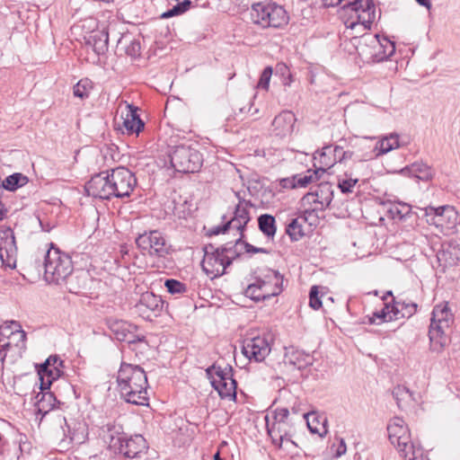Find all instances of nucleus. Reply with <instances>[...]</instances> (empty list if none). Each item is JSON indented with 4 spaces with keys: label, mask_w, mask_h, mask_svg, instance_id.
Segmentation results:
<instances>
[{
    "label": "nucleus",
    "mask_w": 460,
    "mask_h": 460,
    "mask_svg": "<svg viewBox=\"0 0 460 460\" xmlns=\"http://www.w3.org/2000/svg\"><path fill=\"white\" fill-rule=\"evenodd\" d=\"M234 253L231 247L216 248L212 244L206 245L201 261L202 270L211 279L222 276L226 269L231 265Z\"/></svg>",
    "instance_id": "nucleus-7"
},
{
    "label": "nucleus",
    "mask_w": 460,
    "mask_h": 460,
    "mask_svg": "<svg viewBox=\"0 0 460 460\" xmlns=\"http://www.w3.org/2000/svg\"><path fill=\"white\" fill-rule=\"evenodd\" d=\"M387 432L390 442L405 460H414L420 454V447L412 442L410 429L402 418L391 419L387 425Z\"/></svg>",
    "instance_id": "nucleus-4"
},
{
    "label": "nucleus",
    "mask_w": 460,
    "mask_h": 460,
    "mask_svg": "<svg viewBox=\"0 0 460 460\" xmlns=\"http://www.w3.org/2000/svg\"><path fill=\"white\" fill-rule=\"evenodd\" d=\"M342 156H343L342 163H346L349 160H354V159H358L359 161H365L364 159H362L364 155H356L355 152L350 151V150H344V152H342Z\"/></svg>",
    "instance_id": "nucleus-54"
},
{
    "label": "nucleus",
    "mask_w": 460,
    "mask_h": 460,
    "mask_svg": "<svg viewBox=\"0 0 460 460\" xmlns=\"http://www.w3.org/2000/svg\"><path fill=\"white\" fill-rule=\"evenodd\" d=\"M93 89V82L88 78L81 79L73 88V93L75 97L85 99L89 96Z\"/></svg>",
    "instance_id": "nucleus-38"
},
{
    "label": "nucleus",
    "mask_w": 460,
    "mask_h": 460,
    "mask_svg": "<svg viewBox=\"0 0 460 460\" xmlns=\"http://www.w3.org/2000/svg\"><path fill=\"white\" fill-rule=\"evenodd\" d=\"M230 229H233V227L232 226H226V224L224 225L223 226H216V227H213L210 230V234L211 235H217V234H219L221 233H225V232H226L227 230H230Z\"/></svg>",
    "instance_id": "nucleus-57"
},
{
    "label": "nucleus",
    "mask_w": 460,
    "mask_h": 460,
    "mask_svg": "<svg viewBox=\"0 0 460 460\" xmlns=\"http://www.w3.org/2000/svg\"><path fill=\"white\" fill-rule=\"evenodd\" d=\"M137 185L134 173L124 166L102 172L85 184L88 196L102 199L129 197Z\"/></svg>",
    "instance_id": "nucleus-1"
},
{
    "label": "nucleus",
    "mask_w": 460,
    "mask_h": 460,
    "mask_svg": "<svg viewBox=\"0 0 460 460\" xmlns=\"http://www.w3.org/2000/svg\"><path fill=\"white\" fill-rule=\"evenodd\" d=\"M287 424L273 422L271 425L267 423L268 433L272 439V442L279 446L282 447L283 442H292L290 438L288 437V432L287 430Z\"/></svg>",
    "instance_id": "nucleus-29"
},
{
    "label": "nucleus",
    "mask_w": 460,
    "mask_h": 460,
    "mask_svg": "<svg viewBox=\"0 0 460 460\" xmlns=\"http://www.w3.org/2000/svg\"><path fill=\"white\" fill-rule=\"evenodd\" d=\"M140 43L137 40H131L125 49L126 54L132 58L138 57L140 55Z\"/></svg>",
    "instance_id": "nucleus-52"
},
{
    "label": "nucleus",
    "mask_w": 460,
    "mask_h": 460,
    "mask_svg": "<svg viewBox=\"0 0 460 460\" xmlns=\"http://www.w3.org/2000/svg\"><path fill=\"white\" fill-rule=\"evenodd\" d=\"M249 221L250 216L247 209V204L239 202L235 208L234 217L226 223V226H232L233 229L241 234Z\"/></svg>",
    "instance_id": "nucleus-28"
},
{
    "label": "nucleus",
    "mask_w": 460,
    "mask_h": 460,
    "mask_svg": "<svg viewBox=\"0 0 460 460\" xmlns=\"http://www.w3.org/2000/svg\"><path fill=\"white\" fill-rule=\"evenodd\" d=\"M286 232L292 241H298L304 235L303 226L297 218L291 220L287 226Z\"/></svg>",
    "instance_id": "nucleus-40"
},
{
    "label": "nucleus",
    "mask_w": 460,
    "mask_h": 460,
    "mask_svg": "<svg viewBox=\"0 0 460 460\" xmlns=\"http://www.w3.org/2000/svg\"><path fill=\"white\" fill-rule=\"evenodd\" d=\"M280 183L283 188H297L296 181L295 180V175L291 178H286L281 180Z\"/></svg>",
    "instance_id": "nucleus-56"
},
{
    "label": "nucleus",
    "mask_w": 460,
    "mask_h": 460,
    "mask_svg": "<svg viewBox=\"0 0 460 460\" xmlns=\"http://www.w3.org/2000/svg\"><path fill=\"white\" fill-rule=\"evenodd\" d=\"M437 258L444 267L456 265L460 259V250L450 246L443 248L438 252Z\"/></svg>",
    "instance_id": "nucleus-32"
},
{
    "label": "nucleus",
    "mask_w": 460,
    "mask_h": 460,
    "mask_svg": "<svg viewBox=\"0 0 460 460\" xmlns=\"http://www.w3.org/2000/svg\"><path fill=\"white\" fill-rule=\"evenodd\" d=\"M392 296V291H387V292H386V294H385V296H384L382 297V299H383V300H385V298H386V296Z\"/></svg>",
    "instance_id": "nucleus-62"
},
{
    "label": "nucleus",
    "mask_w": 460,
    "mask_h": 460,
    "mask_svg": "<svg viewBox=\"0 0 460 460\" xmlns=\"http://www.w3.org/2000/svg\"><path fill=\"white\" fill-rule=\"evenodd\" d=\"M271 342L272 338L267 333L246 337L243 341L242 353L250 361L262 362L271 351Z\"/></svg>",
    "instance_id": "nucleus-13"
},
{
    "label": "nucleus",
    "mask_w": 460,
    "mask_h": 460,
    "mask_svg": "<svg viewBox=\"0 0 460 460\" xmlns=\"http://www.w3.org/2000/svg\"><path fill=\"white\" fill-rule=\"evenodd\" d=\"M402 172L404 174L408 173L410 176L424 181H430L435 175V171L432 167L422 162L413 163L402 169Z\"/></svg>",
    "instance_id": "nucleus-26"
},
{
    "label": "nucleus",
    "mask_w": 460,
    "mask_h": 460,
    "mask_svg": "<svg viewBox=\"0 0 460 460\" xmlns=\"http://www.w3.org/2000/svg\"><path fill=\"white\" fill-rule=\"evenodd\" d=\"M88 280V273L84 271H76L71 275L64 282L69 292L77 294L86 288Z\"/></svg>",
    "instance_id": "nucleus-30"
},
{
    "label": "nucleus",
    "mask_w": 460,
    "mask_h": 460,
    "mask_svg": "<svg viewBox=\"0 0 460 460\" xmlns=\"http://www.w3.org/2000/svg\"><path fill=\"white\" fill-rule=\"evenodd\" d=\"M0 361H4L6 351L13 343L19 352L25 349L26 332L17 322H11L0 326Z\"/></svg>",
    "instance_id": "nucleus-11"
},
{
    "label": "nucleus",
    "mask_w": 460,
    "mask_h": 460,
    "mask_svg": "<svg viewBox=\"0 0 460 460\" xmlns=\"http://www.w3.org/2000/svg\"><path fill=\"white\" fill-rule=\"evenodd\" d=\"M120 119L123 126V133L128 135L137 134L144 128V122L137 114V108L125 102L124 110H121Z\"/></svg>",
    "instance_id": "nucleus-20"
},
{
    "label": "nucleus",
    "mask_w": 460,
    "mask_h": 460,
    "mask_svg": "<svg viewBox=\"0 0 460 460\" xmlns=\"http://www.w3.org/2000/svg\"><path fill=\"white\" fill-rule=\"evenodd\" d=\"M426 221L435 226L443 233L452 231L457 226L459 219L456 210L451 206L425 208Z\"/></svg>",
    "instance_id": "nucleus-12"
},
{
    "label": "nucleus",
    "mask_w": 460,
    "mask_h": 460,
    "mask_svg": "<svg viewBox=\"0 0 460 460\" xmlns=\"http://www.w3.org/2000/svg\"><path fill=\"white\" fill-rule=\"evenodd\" d=\"M44 268L46 281L57 285L64 283L74 270L71 258L53 244L46 253Z\"/></svg>",
    "instance_id": "nucleus-5"
},
{
    "label": "nucleus",
    "mask_w": 460,
    "mask_h": 460,
    "mask_svg": "<svg viewBox=\"0 0 460 460\" xmlns=\"http://www.w3.org/2000/svg\"><path fill=\"white\" fill-rule=\"evenodd\" d=\"M302 201L303 203L305 205H314L315 206H318L317 205V202H316V199L314 198V191H311V192H308L306 193L303 199H302Z\"/></svg>",
    "instance_id": "nucleus-55"
},
{
    "label": "nucleus",
    "mask_w": 460,
    "mask_h": 460,
    "mask_svg": "<svg viewBox=\"0 0 460 460\" xmlns=\"http://www.w3.org/2000/svg\"><path fill=\"white\" fill-rule=\"evenodd\" d=\"M136 244L144 256L164 259L172 249L165 236L158 230L145 231L136 238Z\"/></svg>",
    "instance_id": "nucleus-8"
},
{
    "label": "nucleus",
    "mask_w": 460,
    "mask_h": 460,
    "mask_svg": "<svg viewBox=\"0 0 460 460\" xmlns=\"http://www.w3.org/2000/svg\"><path fill=\"white\" fill-rule=\"evenodd\" d=\"M394 312L393 304L385 303L381 310L374 312L372 315L368 317V323L371 324H379L381 323L396 321V319L393 317Z\"/></svg>",
    "instance_id": "nucleus-33"
},
{
    "label": "nucleus",
    "mask_w": 460,
    "mask_h": 460,
    "mask_svg": "<svg viewBox=\"0 0 460 460\" xmlns=\"http://www.w3.org/2000/svg\"><path fill=\"white\" fill-rule=\"evenodd\" d=\"M214 460H223V459L219 456V453H217V454L214 456Z\"/></svg>",
    "instance_id": "nucleus-61"
},
{
    "label": "nucleus",
    "mask_w": 460,
    "mask_h": 460,
    "mask_svg": "<svg viewBox=\"0 0 460 460\" xmlns=\"http://www.w3.org/2000/svg\"><path fill=\"white\" fill-rule=\"evenodd\" d=\"M309 305L314 310H318L322 306V300L319 296V288L313 286L309 293Z\"/></svg>",
    "instance_id": "nucleus-49"
},
{
    "label": "nucleus",
    "mask_w": 460,
    "mask_h": 460,
    "mask_svg": "<svg viewBox=\"0 0 460 460\" xmlns=\"http://www.w3.org/2000/svg\"><path fill=\"white\" fill-rule=\"evenodd\" d=\"M242 237H243V233L240 234V237L235 241V245L236 246H238V245L243 246L246 252H248V253H256V252L266 253L267 252L266 249H264V248H257L248 243L243 242Z\"/></svg>",
    "instance_id": "nucleus-51"
},
{
    "label": "nucleus",
    "mask_w": 460,
    "mask_h": 460,
    "mask_svg": "<svg viewBox=\"0 0 460 460\" xmlns=\"http://www.w3.org/2000/svg\"><path fill=\"white\" fill-rule=\"evenodd\" d=\"M63 361L58 357H49L39 369V375L41 380V389L49 388L51 383L58 379L62 371Z\"/></svg>",
    "instance_id": "nucleus-21"
},
{
    "label": "nucleus",
    "mask_w": 460,
    "mask_h": 460,
    "mask_svg": "<svg viewBox=\"0 0 460 460\" xmlns=\"http://www.w3.org/2000/svg\"><path fill=\"white\" fill-rule=\"evenodd\" d=\"M364 40L366 42H368L369 44L371 45H380L381 47H384L385 48V50H384V55L382 57H380L381 59L383 58H387L389 57H391L394 52V45L393 42H391L390 40H385V45L384 46L379 39H378V35H371V34H368V35H366L364 36Z\"/></svg>",
    "instance_id": "nucleus-37"
},
{
    "label": "nucleus",
    "mask_w": 460,
    "mask_h": 460,
    "mask_svg": "<svg viewBox=\"0 0 460 460\" xmlns=\"http://www.w3.org/2000/svg\"><path fill=\"white\" fill-rule=\"evenodd\" d=\"M110 447L126 457H137L146 449V439L141 435L128 438L125 434L111 435Z\"/></svg>",
    "instance_id": "nucleus-14"
},
{
    "label": "nucleus",
    "mask_w": 460,
    "mask_h": 460,
    "mask_svg": "<svg viewBox=\"0 0 460 460\" xmlns=\"http://www.w3.org/2000/svg\"><path fill=\"white\" fill-rule=\"evenodd\" d=\"M346 451H347L346 443L343 438H341L340 445L338 446V448H337L336 454H335L336 457H340V456L345 455Z\"/></svg>",
    "instance_id": "nucleus-58"
},
{
    "label": "nucleus",
    "mask_w": 460,
    "mask_h": 460,
    "mask_svg": "<svg viewBox=\"0 0 460 460\" xmlns=\"http://www.w3.org/2000/svg\"><path fill=\"white\" fill-rule=\"evenodd\" d=\"M411 209L409 204L399 202L389 208V213L394 219H402L411 213Z\"/></svg>",
    "instance_id": "nucleus-41"
},
{
    "label": "nucleus",
    "mask_w": 460,
    "mask_h": 460,
    "mask_svg": "<svg viewBox=\"0 0 460 460\" xmlns=\"http://www.w3.org/2000/svg\"><path fill=\"white\" fill-rule=\"evenodd\" d=\"M289 411L287 408H278L274 411V422L287 424Z\"/></svg>",
    "instance_id": "nucleus-53"
},
{
    "label": "nucleus",
    "mask_w": 460,
    "mask_h": 460,
    "mask_svg": "<svg viewBox=\"0 0 460 460\" xmlns=\"http://www.w3.org/2000/svg\"><path fill=\"white\" fill-rule=\"evenodd\" d=\"M344 9L350 10L356 14V22H346L347 28L349 29H354L358 24L363 25L365 29H370L376 19V8L372 0H355L344 5Z\"/></svg>",
    "instance_id": "nucleus-15"
},
{
    "label": "nucleus",
    "mask_w": 460,
    "mask_h": 460,
    "mask_svg": "<svg viewBox=\"0 0 460 460\" xmlns=\"http://www.w3.org/2000/svg\"><path fill=\"white\" fill-rule=\"evenodd\" d=\"M170 160L174 170L182 173L198 172L203 163L202 155L197 149L185 145L175 146L170 154Z\"/></svg>",
    "instance_id": "nucleus-9"
},
{
    "label": "nucleus",
    "mask_w": 460,
    "mask_h": 460,
    "mask_svg": "<svg viewBox=\"0 0 460 460\" xmlns=\"http://www.w3.org/2000/svg\"><path fill=\"white\" fill-rule=\"evenodd\" d=\"M416 2L421 5V6H424L426 7L427 9H430L431 8V3H430V0H416Z\"/></svg>",
    "instance_id": "nucleus-60"
},
{
    "label": "nucleus",
    "mask_w": 460,
    "mask_h": 460,
    "mask_svg": "<svg viewBox=\"0 0 460 460\" xmlns=\"http://www.w3.org/2000/svg\"><path fill=\"white\" fill-rule=\"evenodd\" d=\"M393 396L395 399L399 408L403 407V403L411 399V394L405 386L398 385L393 390Z\"/></svg>",
    "instance_id": "nucleus-42"
},
{
    "label": "nucleus",
    "mask_w": 460,
    "mask_h": 460,
    "mask_svg": "<svg viewBox=\"0 0 460 460\" xmlns=\"http://www.w3.org/2000/svg\"><path fill=\"white\" fill-rule=\"evenodd\" d=\"M29 181L27 176L20 172H15L12 175L7 176L3 181H1V187L7 190H15L26 185Z\"/></svg>",
    "instance_id": "nucleus-35"
},
{
    "label": "nucleus",
    "mask_w": 460,
    "mask_h": 460,
    "mask_svg": "<svg viewBox=\"0 0 460 460\" xmlns=\"http://www.w3.org/2000/svg\"><path fill=\"white\" fill-rule=\"evenodd\" d=\"M285 361L298 369H303L312 365L313 358L309 354H305L304 351L291 347L286 349Z\"/></svg>",
    "instance_id": "nucleus-25"
},
{
    "label": "nucleus",
    "mask_w": 460,
    "mask_h": 460,
    "mask_svg": "<svg viewBox=\"0 0 460 460\" xmlns=\"http://www.w3.org/2000/svg\"><path fill=\"white\" fill-rule=\"evenodd\" d=\"M164 286L171 294H181L186 291L185 285L176 279H167Z\"/></svg>",
    "instance_id": "nucleus-48"
},
{
    "label": "nucleus",
    "mask_w": 460,
    "mask_h": 460,
    "mask_svg": "<svg viewBox=\"0 0 460 460\" xmlns=\"http://www.w3.org/2000/svg\"><path fill=\"white\" fill-rule=\"evenodd\" d=\"M394 319L400 320L402 318L411 317L417 311V304L406 303L405 301H394Z\"/></svg>",
    "instance_id": "nucleus-31"
},
{
    "label": "nucleus",
    "mask_w": 460,
    "mask_h": 460,
    "mask_svg": "<svg viewBox=\"0 0 460 460\" xmlns=\"http://www.w3.org/2000/svg\"><path fill=\"white\" fill-rule=\"evenodd\" d=\"M453 322L454 317L447 304H439L433 308L429 331L432 350L440 351L448 343L447 332Z\"/></svg>",
    "instance_id": "nucleus-3"
},
{
    "label": "nucleus",
    "mask_w": 460,
    "mask_h": 460,
    "mask_svg": "<svg viewBox=\"0 0 460 460\" xmlns=\"http://www.w3.org/2000/svg\"><path fill=\"white\" fill-rule=\"evenodd\" d=\"M305 417L306 418L307 427L312 433L318 434L321 437L327 433V429L325 426L326 419H323L321 427H319V418L315 413H308L305 414Z\"/></svg>",
    "instance_id": "nucleus-36"
},
{
    "label": "nucleus",
    "mask_w": 460,
    "mask_h": 460,
    "mask_svg": "<svg viewBox=\"0 0 460 460\" xmlns=\"http://www.w3.org/2000/svg\"><path fill=\"white\" fill-rule=\"evenodd\" d=\"M332 146H326L322 148L321 152L318 153L319 164L322 165L321 171L323 172H325V168H327L325 166L324 162L328 161L329 158H332Z\"/></svg>",
    "instance_id": "nucleus-50"
},
{
    "label": "nucleus",
    "mask_w": 460,
    "mask_h": 460,
    "mask_svg": "<svg viewBox=\"0 0 460 460\" xmlns=\"http://www.w3.org/2000/svg\"><path fill=\"white\" fill-rule=\"evenodd\" d=\"M318 171H307L305 174H296L295 175V180L296 181L297 188L306 187L309 183L317 180Z\"/></svg>",
    "instance_id": "nucleus-44"
},
{
    "label": "nucleus",
    "mask_w": 460,
    "mask_h": 460,
    "mask_svg": "<svg viewBox=\"0 0 460 460\" xmlns=\"http://www.w3.org/2000/svg\"><path fill=\"white\" fill-rule=\"evenodd\" d=\"M17 247L13 231L10 227L0 228V260L3 266L11 270L16 267Z\"/></svg>",
    "instance_id": "nucleus-16"
},
{
    "label": "nucleus",
    "mask_w": 460,
    "mask_h": 460,
    "mask_svg": "<svg viewBox=\"0 0 460 460\" xmlns=\"http://www.w3.org/2000/svg\"><path fill=\"white\" fill-rule=\"evenodd\" d=\"M259 229L267 237H273L277 231L275 217L269 214L261 215L258 218Z\"/></svg>",
    "instance_id": "nucleus-34"
},
{
    "label": "nucleus",
    "mask_w": 460,
    "mask_h": 460,
    "mask_svg": "<svg viewBox=\"0 0 460 460\" xmlns=\"http://www.w3.org/2000/svg\"><path fill=\"white\" fill-rule=\"evenodd\" d=\"M397 147H399L398 136L391 134L376 142L371 152L366 153L362 159L370 160L374 157L385 155Z\"/></svg>",
    "instance_id": "nucleus-23"
},
{
    "label": "nucleus",
    "mask_w": 460,
    "mask_h": 460,
    "mask_svg": "<svg viewBox=\"0 0 460 460\" xmlns=\"http://www.w3.org/2000/svg\"><path fill=\"white\" fill-rule=\"evenodd\" d=\"M232 370L230 366L222 368L216 365L206 370L212 386L222 399L235 400L236 398V381L233 378Z\"/></svg>",
    "instance_id": "nucleus-10"
},
{
    "label": "nucleus",
    "mask_w": 460,
    "mask_h": 460,
    "mask_svg": "<svg viewBox=\"0 0 460 460\" xmlns=\"http://www.w3.org/2000/svg\"><path fill=\"white\" fill-rule=\"evenodd\" d=\"M358 181V178L346 172L338 178V187L342 193H351Z\"/></svg>",
    "instance_id": "nucleus-39"
},
{
    "label": "nucleus",
    "mask_w": 460,
    "mask_h": 460,
    "mask_svg": "<svg viewBox=\"0 0 460 460\" xmlns=\"http://www.w3.org/2000/svg\"><path fill=\"white\" fill-rule=\"evenodd\" d=\"M244 294L247 297H250L254 301L263 300L262 296H261V292L258 279L254 283L250 284L247 287V288L244 291Z\"/></svg>",
    "instance_id": "nucleus-45"
},
{
    "label": "nucleus",
    "mask_w": 460,
    "mask_h": 460,
    "mask_svg": "<svg viewBox=\"0 0 460 460\" xmlns=\"http://www.w3.org/2000/svg\"><path fill=\"white\" fill-rule=\"evenodd\" d=\"M109 34L106 30L93 31L86 38V46L98 57L104 55L108 50Z\"/></svg>",
    "instance_id": "nucleus-24"
},
{
    "label": "nucleus",
    "mask_w": 460,
    "mask_h": 460,
    "mask_svg": "<svg viewBox=\"0 0 460 460\" xmlns=\"http://www.w3.org/2000/svg\"><path fill=\"white\" fill-rule=\"evenodd\" d=\"M367 143V141L364 140L363 143H362V146L365 147Z\"/></svg>",
    "instance_id": "nucleus-63"
},
{
    "label": "nucleus",
    "mask_w": 460,
    "mask_h": 460,
    "mask_svg": "<svg viewBox=\"0 0 460 460\" xmlns=\"http://www.w3.org/2000/svg\"><path fill=\"white\" fill-rule=\"evenodd\" d=\"M296 120V117L291 111L279 113L272 121L273 133L279 137L289 136L294 129Z\"/></svg>",
    "instance_id": "nucleus-22"
},
{
    "label": "nucleus",
    "mask_w": 460,
    "mask_h": 460,
    "mask_svg": "<svg viewBox=\"0 0 460 460\" xmlns=\"http://www.w3.org/2000/svg\"><path fill=\"white\" fill-rule=\"evenodd\" d=\"M314 195L318 206L314 207L312 211L325 209L333 199L332 185L328 182L319 184L315 190H314Z\"/></svg>",
    "instance_id": "nucleus-27"
},
{
    "label": "nucleus",
    "mask_w": 460,
    "mask_h": 460,
    "mask_svg": "<svg viewBox=\"0 0 460 460\" xmlns=\"http://www.w3.org/2000/svg\"><path fill=\"white\" fill-rule=\"evenodd\" d=\"M250 17L254 24L265 28H280L288 22L285 9L272 2L264 1L252 4Z\"/></svg>",
    "instance_id": "nucleus-6"
},
{
    "label": "nucleus",
    "mask_w": 460,
    "mask_h": 460,
    "mask_svg": "<svg viewBox=\"0 0 460 460\" xmlns=\"http://www.w3.org/2000/svg\"><path fill=\"white\" fill-rule=\"evenodd\" d=\"M263 300L278 296L282 291L283 278L279 272L268 270L264 279H258Z\"/></svg>",
    "instance_id": "nucleus-19"
},
{
    "label": "nucleus",
    "mask_w": 460,
    "mask_h": 460,
    "mask_svg": "<svg viewBox=\"0 0 460 460\" xmlns=\"http://www.w3.org/2000/svg\"><path fill=\"white\" fill-rule=\"evenodd\" d=\"M117 383L120 396L127 402L136 405L147 404V378L142 367L121 363L117 376Z\"/></svg>",
    "instance_id": "nucleus-2"
},
{
    "label": "nucleus",
    "mask_w": 460,
    "mask_h": 460,
    "mask_svg": "<svg viewBox=\"0 0 460 460\" xmlns=\"http://www.w3.org/2000/svg\"><path fill=\"white\" fill-rule=\"evenodd\" d=\"M107 325L115 339L119 341L135 343L137 341H142L145 339L144 336H139L135 333L137 326L126 321L111 318L107 320Z\"/></svg>",
    "instance_id": "nucleus-18"
},
{
    "label": "nucleus",
    "mask_w": 460,
    "mask_h": 460,
    "mask_svg": "<svg viewBox=\"0 0 460 460\" xmlns=\"http://www.w3.org/2000/svg\"><path fill=\"white\" fill-rule=\"evenodd\" d=\"M341 0H323L325 6H337L341 4Z\"/></svg>",
    "instance_id": "nucleus-59"
},
{
    "label": "nucleus",
    "mask_w": 460,
    "mask_h": 460,
    "mask_svg": "<svg viewBox=\"0 0 460 460\" xmlns=\"http://www.w3.org/2000/svg\"><path fill=\"white\" fill-rule=\"evenodd\" d=\"M332 158H329L328 161H325V166L327 168H331L337 163H342V152H344V149L341 146H335L334 147H332Z\"/></svg>",
    "instance_id": "nucleus-46"
},
{
    "label": "nucleus",
    "mask_w": 460,
    "mask_h": 460,
    "mask_svg": "<svg viewBox=\"0 0 460 460\" xmlns=\"http://www.w3.org/2000/svg\"><path fill=\"white\" fill-rule=\"evenodd\" d=\"M164 302L160 296L152 292H146L141 295L134 310L143 319L151 321L162 312Z\"/></svg>",
    "instance_id": "nucleus-17"
},
{
    "label": "nucleus",
    "mask_w": 460,
    "mask_h": 460,
    "mask_svg": "<svg viewBox=\"0 0 460 460\" xmlns=\"http://www.w3.org/2000/svg\"><path fill=\"white\" fill-rule=\"evenodd\" d=\"M272 75L271 66H267L263 69L260 80L257 84V88L268 91L270 86V81Z\"/></svg>",
    "instance_id": "nucleus-47"
},
{
    "label": "nucleus",
    "mask_w": 460,
    "mask_h": 460,
    "mask_svg": "<svg viewBox=\"0 0 460 460\" xmlns=\"http://www.w3.org/2000/svg\"><path fill=\"white\" fill-rule=\"evenodd\" d=\"M190 4L191 2L190 0H184L181 3L177 4L168 11L164 12L162 14V18H170L175 15L181 14L190 8Z\"/></svg>",
    "instance_id": "nucleus-43"
}]
</instances>
